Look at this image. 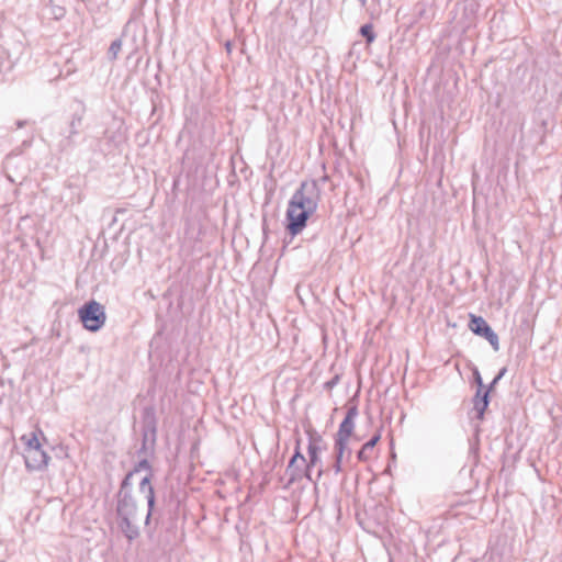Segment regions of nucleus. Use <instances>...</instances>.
Masks as SVG:
<instances>
[{
	"mask_svg": "<svg viewBox=\"0 0 562 562\" xmlns=\"http://www.w3.org/2000/svg\"><path fill=\"white\" fill-rule=\"evenodd\" d=\"M319 201V189L316 181H303L293 193L286 210V228L291 235L299 234L308 217L316 211Z\"/></svg>",
	"mask_w": 562,
	"mask_h": 562,
	"instance_id": "f257e3e1",
	"label": "nucleus"
},
{
	"mask_svg": "<svg viewBox=\"0 0 562 562\" xmlns=\"http://www.w3.org/2000/svg\"><path fill=\"white\" fill-rule=\"evenodd\" d=\"M132 485L130 476H125L115 495L117 527L128 542H133L140 536V512L133 495Z\"/></svg>",
	"mask_w": 562,
	"mask_h": 562,
	"instance_id": "f03ea898",
	"label": "nucleus"
},
{
	"mask_svg": "<svg viewBox=\"0 0 562 562\" xmlns=\"http://www.w3.org/2000/svg\"><path fill=\"white\" fill-rule=\"evenodd\" d=\"M140 471H146V475L140 479L139 482V492L144 494V497L147 502V514L145 517V524L147 525L150 520V517L153 515L154 506H155V492L154 487L150 484V477H151V468L148 462V460L143 459L140 460L135 468L130 471L125 476H130V482H132L133 477L138 474Z\"/></svg>",
	"mask_w": 562,
	"mask_h": 562,
	"instance_id": "7ed1b4c3",
	"label": "nucleus"
},
{
	"mask_svg": "<svg viewBox=\"0 0 562 562\" xmlns=\"http://www.w3.org/2000/svg\"><path fill=\"white\" fill-rule=\"evenodd\" d=\"M78 315L83 327L92 333L101 329L106 321L104 306L94 300L85 303L78 310Z\"/></svg>",
	"mask_w": 562,
	"mask_h": 562,
	"instance_id": "20e7f679",
	"label": "nucleus"
},
{
	"mask_svg": "<svg viewBox=\"0 0 562 562\" xmlns=\"http://www.w3.org/2000/svg\"><path fill=\"white\" fill-rule=\"evenodd\" d=\"M358 414V406L349 402L346 416L340 423L338 431L336 432L335 442L339 445H348L349 438L352 436L355 430V420Z\"/></svg>",
	"mask_w": 562,
	"mask_h": 562,
	"instance_id": "39448f33",
	"label": "nucleus"
},
{
	"mask_svg": "<svg viewBox=\"0 0 562 562\" xmlns=\"http://www.w3.org/2000/svg\"><path fill=\"white\" fill-rule=\"evenodd\" d=\"M469 328L477 336L484 337L492 346L494 351L499 350V340L497 334L492 329L482 316L470 314Z\"/></svg>",
	"mask_w": 562,
	"mask_h": 562,
	"instance_id": "423d86ee",
	"label": "nucleus"
},
{
	"mask_svg": "<svg viewBox=\"0 0 562 562\" xmlns=\"http://www.w3.org/2000/svg\"><path fill=\"white\" fill-rule=\"evenodd\" d=\"M49 456L43 449H25L24 462L29 471H42L47 468Z\"/></svg>",
	"mask_w": 562,
	"mask_h": 562,
	"instance_id": "0eeeda50",
	"label": "nucleus"
},
{
	"mask_svg": "<svg viewBox=\"0 0 562 562\" xmlns=\"http://www.w3.org/2000/svg\"><path fill=\"white\" fill-rule=\"evenodd\" d=\"M490 403V390H476L473 398V409L476 412V418L482 420Z\"/></svg>",
	"mask_w": 562,
	"mask_h": 562,
	"instance_id": "6e6552de",
	"label": "nucleus"
},
{
	"mask_svg": "<svg viewBox=\"0 0 562 562\" xmlns=\"http://www.w3.org/2000/svg\"><path fill=\"white\" fill-rule=\"evenodd\" d=\"M303 477L302 464H292L289 463L284 476L281 477V481H284L283 488H289L295 482L300 481Z\"/></svg>",
	"mask_w": 562,
	"mask_h": 562,
	"instance_id": "1a4fd4ad",
	"label": "nucleus"
},
{
	"mask_svg": "<svg viewBox=\"0 0 562 562\" xmlns=\"http://www.w3.org/2000/svg\"><path fill=\"white\" fill-rule=\"evenodd\" d=\"M334 451H335V463L333 465V470L336 474H338L342 471L341 463H342L345 453H347V459H349L351 456V449L348 447V445H339V443L335 442Z\"/></svg>",
	"mask_w": 562,
	"mask_h": 562,
	"instance_id": "9d476101",
	"label": "nucleus"
},
{
	"mask_svg": "<svg viewBox=\"0 0 562 562\" xmlns=\"http://www.w3.org/2000/svg\"><path fill=\"white\" fill-rule=\"evenodd\" d=\"M381 436L375 434L369 441H367L357 453L359 461H368L370 459V452L373 450L375 445L379 442Z\"/></svg>",
	"mask_w": 562,
	"mask_h": 562,
	"instance_id": "9b49d317",
	"label": "nucleus"
},
{
	"mask_svg": "<svg viewBox=\"0 0 562 562\" xmlns=\"http://www.w3.org/2000/svg\"><path fill=\"white\" fill-rule=\"evenodd\" d=\"M319 450H321V448L314 441L311 440L308 443V448H307L310 461L306 464L308 467H315L317 464V462L319 461V458H318Z\"/></svg>",
	"mask_w": 562,
	"mask_h": 562,
	"instance_id": "f8f14e48",
	"label": "nucleus"
},
{
	"mask_svg": "<svg viewBox=\"0 0 562 562\" xmlns=\"http://www.w3.org/2000/svg\"><path fill=\"white\" fill-rule=\"evenodd\" d=\"M21 440L25 442V449H42L41 442L35 432L27 435H23Z\"/></svg>",
	"mask_w": 562,
	"mask_h": 562,
	"instance_id": "ddd939ff",
	"label": "nucleus"
},
{
	"mask_svg": "<svg viewBox=\"0 0 562 562\" xmlns=\"http://www.w3.org/2000/svg\"><path fill=\"white\" fill-rule=\"evenodd\" d=\"M121 49H122V41L121 40L113 41L108 50L109 58L111 60H115L117 58V55Z\"/></svg>",
	"mask_w": 562,
	"mask_h": 562,
	"instance_id": "4468645a",
	"label": "nucleus"
},
{
	"mask_svg": "<svg viewBox=\"0 0 562 562\" xmlns=\"http://www.w3.org/2000/svg\"><path fill=\"white\" fill-rule=\"evenodd\" d=\"M360 33L363 37H366L368 43H372L375 38V34L373 33L372 26L370 24H364L360 27Z\"/></svg>",
	"mask_w": 562,
	"mask_h": 562,
	"instance_id": "2eb2a0df",
	"label": "nucleus"
},
{
	"mask_svg": "<svg viewBox=\"0 0 562 562\" xmlns=\"http://www.w3.org/2000/svg\"><path fill=\"white\" fill-rule=\"evenodd\" d=\"M82 116L74 114L70 122V136L78 134V127L81 125Z\"/></svg>",
	"mask_w": 562,
	"mask_h": 562,
	"instance_id": "dca6fc26",
	"label": "nucleus"
},
{
	"mask_svg": "<svg viewBox=\"0 0 562 562\" xmlns=\"http://www.w3.org/2000/svg\"><path fill=\"white\" fill-rule=\"evenodd\" d=\"M301 461V464L304 465L306 463L305 457L301 453L299 445L296 446L295 452L290 459L289 463L297 464V461Z\"/></svg>",
	"mask_w": 562,
	"mask_h": 562,
	"instance_id": "f3484780",
	"label": "nucleus"
},
{
	"mask_svg": "<svg viewBox=\"0 0 562 562\" xmlns=\"http://www.w3.org/2000/svg\"><path fill=\"white\" fill-rule=\"evenodd\" d=\"M507 368L504 367L499 370L497 375L493 379V381L490 383V385L486 387V390H490V393L494 390L495 385L499 382V380L506 374Z\"/></svg>",
	"mask_w": 562,
	"mask_h": 562,
	"instance_id": "a211bd4d",
	"label": "nucleus"
},
{
	"mask_svg": "<svg viewBox=\"0 0 562 562\" xmlns=\"http://www.w3.org/2000/svg\"><path fill=\"white\" fill-rule=\"evenodd\" d=\"M52 14H53L55 20H60V19H63L65 16L66 10H65L64 7L53 5L52 7Z\"/></svg>",
	"mask_w": 562,
	"mask_h": 562,
	"instance_id": "6ab92c4d",
	"label": "nucleus"
},
{
	"mask_svg": "<svg viewBox=\"0 0 562 562\" xmlns=\"http://www.w3.org/2000/svg\"><path fill=\"white\" fill-rule=\"evenodd\" d=\"M473 378H474V382L477 385V390H481V391L486 390L485 385L483 384L482 376H481V374H480L477 369L473 370Z\"/></svg>",
	"mask_w": 562,
	"mask_h": 562,
	"instance_id": "aec40b11",
	"label": "nucleus"
},
{
	"mask_svg": "<svg viewBox=\"0 0 562 562\" xmlns=\"http://www.w3.org/2000/svg\"><path fill=\"white\" fill-rule=\"evenodd\" d=\"M304 465H305V470L303 471V476H305L307 480L312 481L311 469L313 467H308L307 464H304Z\"/></svg>",
	"mask_w": 562,
	"mask_h": 562,
	"instance_id": "412c9836",
	"label": "nucleus"
},
{
	"mask_svg": "<svg viewBox=\"0 0 562 562\" xmlns=\"http://www.w3.org/2000/svg\"><path fill=\"white\" fill-rule=\"evenodd\" d=\"M465 10H469L473 14L476 10V4L474 2H471L469 3V5L465 7Z\"/></svg>",
	"mask_w": 562,
	"mask_h": 562,
	"instance_id": "4be33fe9",
	"label": "nucleus"
},
{
	"mask_svg": "<svg viewBox=\"0 0 562 562\" xmlns=\"http://www.w3.org/2000/svg\"><path fill=\"white\" fill-rule=\"evenodd\" d=\"M337 382H338V376H335L333 380H330V381H328V382L326 383V386H327L328 389H331L334 385H336V383H337Z\"/></svg>",
	"mask_w": 562,
	"mask_h": 562,
	"instance_id": "5701e85b",
	"label": "nucleus"
},
{
	"mask_svg": "<svg viewBox=\"0 0 562 562\" xmlns=\"http://www.w3.org/2000/svg\"><path fill=\"white\" fill-rule=\"evenodd\" d=\"M25 123H26L25 121H18V122H16V126H18V128L23 127V126L25 125Z\"/></svg>",
	"mask_w": 562,
	"mask_h": 562,
	"instance_id": "b1692460",
	"label": "nucleus"
},
{
	"mask_svg": "<svg viewBox=\"0 0 562 562\" xmlns=\"http://www.w3.org/2000/svg\"><path fill=\"white\" fill-rule=\"evenodd\" d=\"M225 46H226V49L229 52L231 50V43L227 42Z\"/></svg>",
	"mask_w": 562,
	"mask_h": 562,
	"instance_id": "393cba45",
	"label": "nucleus"
},
{
	"mask_svg": "<svg viewBox=\"0 0 562 562\" xmlns=\"http://www.w3.org/2000/svg\"><path fill=\"white\" fill-rule=\"evenodd\" d=\"M323 474V470H318V473H317V476L321 477V475Z\"/></svg>",
	"mask_w": 562,
	"mask_h": 562,
	"instance_id": "a878e982",
	"label": "nucleus"
},
{
	"mask_svg": "<svg viewBox=\"0 0 562 562\" xmlns=\"http://www.w3.org/2000/svg\"><path fill=\"white\" fill-rule=\"evenodd\" d=\"M359 2L364 5L367 3V0H359Z\"/></svg>",
	"mask_w": 562,
	"mask_h": 562,
	"instance_id": "bb28decb",
	"label": "nucleus"
}]
</instances>
